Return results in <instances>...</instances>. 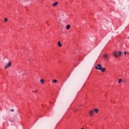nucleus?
I'll return each instance as SVG.
<instances>
[{
	"instance_id": "12",
	"label": "nucleus",
	"mask_w": 129,
	"mask_h": 129,
	"mask_svg": "<svg viewBox=\"0 0 129 129\" xmlns=\"http://www.w3.org/2000/svg\"><path fill=\"white\" fill-rule=\"evenodd\" d=\"M10 111L11 112H14L15 111V110L14 109H12Z\"/></svg>"
},
{
	"instance_id": "7",
	"label": "nucleus",
	"mask_w": 129,
	"mask_h": 129,
	"mask_svg": "<svg viewBox=\"0 0 129 129\" xmlns=\"http://www.w3.org/2000/svg\"><path fill=\"white\" fill-rule=\"evenodd\" d=\"M104 58H105L106 59H108V54H105L104 55Z\"/></svg>"
},
{
	"instance_id": "6",
	"label": "nucleus",
	"mask_w": 129,
	"mask_h": 129,
	"mask_svg": "<svg viewBox=\"0 0 129 129\" xmlns=\"http://www.w3.org/2000/svg\"><path fill=\"white\" fill-rule=\"evenodd\" d=\"M70 28H71V26L70 25H68L66 26L67 30H69L70 29Z\"/></svg>"
},
{
	"instance_id": "3",
	"label": "nucleus",
	"mask_w": 129,
	"mask_h": 129,
	"mask_svg": "<svg viewBox=\"0 0 129 129\" xmlns=\"http://www.w3.org/2000/svg\"><path fill=\"white\" fill-rule=\"evenodd\" d=\"M98 109H95L94 110H91L90 111V115L91 116H93V114H94V112H96V113H98Z\"/></svg>"
},
{
	"instance_id": "11",
	"label": "nucleus",
	"mask_w": 129,
	"mask_h": 129,
	"mask_svg": "<svg viewBox=\"0 0 129 129\" xmlns=\"http://www.w3.org/2000/svg\"><path fill=\"white\" fill-rule=\"evenodd\" d=\"M53 83H57V80L54 79V80H53Z\"/></svg>"
},
{
	"instance_id": "15",
	"label": "nucleus",
	"mask_w": 129,
	"mask_h": 129,
	"mask_svg": "<svg viewBox=\"0 0 129 129\" xmlns=\"http://www.w3.org/2000/svg\"><path fill=\"white\" fill-rule=\"evenodd\" d=\"M124 55H126V52L124 51Z\"/></svg>"
},
{
	"instance_id": "16",
	"label": "nucleus",
	"mask_w": 129,
	"mask_h": 129,
	"mask_svg": "<svg viewBox=\"0 0 129 129\" xmlns=\"http://www.w3.org/2000/svg\"><path fill=\"white\" fill-rule=\"evenodd\" d=\"M126 54H129V52H126Z\"/></svg>"
},
{
	"instance_id": "14",
	"label": "nucleus",
	"mask_w": 129,
	"mask_h": 129,
	"mask_svg": "<svg viewBox=\"0 0 129 129\" xmlns=\"http://www.w3.org/2000/svg\"><path fill=\"white\" fill-rule=\"evenodd\" d=\"M32 92H33V93H37V89L36 91H33Z\"/></svg>"
},
{
	"instance_id": "8",
	"label": "nucleus",
	"mask_w": 129,
	"mask_h": 129,
	"mask_svg": "<svg viewBox=\"0 0 129 129\" xmlns=\"http://www.w3.org/2000/svg\"><path fill=\"white\" fill-rule=\"evenodd\" d=\"M57 45L58 46H59V47H62V45L61 44V42L60 41H59L58 43H57Z\"/></svg>"
},
{
	"instance_id": "10",
	"label": "nucleus",
	"mask_w": 129,
	"mask_h": 129,
	"mask_svg": "<svg viewBox=\"0 0 129 129\" xmlns=\"http://www.w3.org/2000/svg\"><path fill=\"white\" fill-rule=\"evenodd\" d=\"M40 82H41V83H42L43 84L44 83V80L43 79L40 80Z\"/></svg>"
},
{
	"instance_id": "5",
	"label": "nucleus",
	"mask_w": 129,
	"mask_h": 129,
	"mask_svg": "<svg viewBox=\"0 0 129 129\" xmlns=\"http://www.w3.org/2000/svg\"><path fill=\"white\" fill-rule=\"evenodd\" d=\"M58 5H59V3L58 2H55V3H54L52 4V6L57 7V6H58Z\"/></svg>"
},
{
	"instance_id": "9",
	"label": "nucleus",
	"mask_w": 129,
	"mask_h": 129,
	"mask_svg": "<svg viewBox=\"0 0 129 129\" xmlns=\"http://www.w3.org/2000/svg\"><path fill=\"white\" fill-rule=\"evenodd\" d=\"M121 82H122V80L121 79H120L118 81V83H121Z\"/></svg>"
},
{
	"instance_id": "4",
	"label": "nucleus",
	"mask_w": 129,
	"mask_h": 129,
	"mask_svg": "<svg viewBox=\"0 0 129 129\" xmlns=\"http://www.w3.org/2000/svg\"><path fill=\"white\" fill-rule=\"evenodd\" d=\"M11 66H12V62L11 61H9L8 63H6L5 68V69H8V68L11 67Z\"/></svg>"
},
{
	"instance_id": "2",
	"label": "nucleus",
	"mask_w": 129,
	"mask_h": 129,
	"mask_svg": "<svg viewBox=\"0 0 129 129\" xmlns=\"http://www.w3.org/2000/svg\"><path fill=\"white\" fill-rule=\"evenodd\" d=\"M114 57H119V56L121 55V51H114L113 54Z\"/></svg>"
},
{
	"instance_id": "1",
	"label": "nucleus",
	"mask_w": 129,
	"mask_h": 129,
	"mask_svg": "<svg viewBox=\"0 0 129 129\" xmlns=\"http://www.w3.org/2000/svg\"><path fill=\"white\" fill-rule=\"evenodd\" d=\"M95 69H96L97 70H100V71H101L103 73L104 72V71H105V70H106V69H105V68L102 67V66L100 64H98L95 67Z\"/></svg>"
},
{
	"instance_id": "17",
	"label": "nucleus",
	"mask_w": 129,
	"mask_h": 129,
	"mask_svg": "<svg viewBox=\"0 0 129 129\" xmlns=\"http://www.w3.org/2000/svg\"><path fill=\"white\" fill-rule=\"evenodd\" d=\"M81 129H84V128H82Z\"/></svg>"
},
{
	"instance_id": "13",
	"label": "nucleus",
	"mask_w": 129,
	"mask_h": 129,
	"mask_svg": "<svg viewBox=\"0 0 129 129\" xmlns=\"http://www.w3.org/2000/svg\"><path fill=\"white\" fill-rule=\"evenodd\" d=\"M8 21H9V19H8V18H5V22H7Z\"/></svg>"
}]
</instances>
